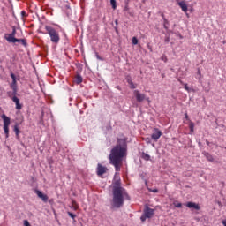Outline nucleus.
I'll list each match as a JSON object with an SVG mask.
<instances>
[{
	"label": "nucleus",
	"mask_w": 226,
	"mask_h": 226,
	"mask_svg": "<svg viewBox=\"0 0 226 226\" xmlns=\"http://www.w3.org/2000/svg\"><path fill=\"white\" fill-rule=\"evenodd\" d=\"M185 119H187V121H190V117H188V113H185Z\"/></svg>",
	"instance_id": "nucleus-35"
},
{
	"label": "nucleus",
	"mask_w": 226,
	"mask_h": 226,
	"mask_svg": "<svg viewBox=\"0 0 226 226\" xmlns=\"http://www.w3.org/2000/svg\"><path fill=\"white\" fill-rule=\"evenodd\" d=\"M17 43H22L24 47H27V41H26V39H18Z\"/></svg>",
	"instance_id": "nucleus-21"
},
{
	"label": "nucleus",
	"mask_w": 226,
	"mask_h": 226,
	"mask_svg": "<svg viewBox=\"0 0 226 226\" xmlns=\"http://www.w3.org/2000/svg\"><path fill=\"white\" fill-rule=\"evenodd\" d=\"M96 57H97V59H99L100 61L102 60V57H100V55H98V53H96Z\"/></svg>",
	"instance_id": "nucleus-36"
},
{
	"label": "nucleus",
	"mask_w": 226,
	"mask_h": 226,
	"mask_svg": "<svg viewBox=\"0 0 226 226\" xmlns=\"http://www.w3.org/2000/svg\"><path fill=\"white\" fill-rule=\"evenodd\" d=\"M141 158H143V160H145L146 162H149V160H151V156L146 153L142 154Z\"/></svg>",
	"instance_id": "nucleus-19"
},
{
	"label": "nucleus",
	"mask_w": 226,
	"mask_h": 226,
	"mask_svg": "<svg viewBox=\"0 0 226 226\" xmlns=\"http://www.w3.org/2000/svg\"><path fill=\"white\" fill-rule=\"evenodd\" d=\"M45 30L47 31V34H49V36L50 38V41L52 43H55V45H57V43H59V41H61V37L59 36V32H57V30H56V28H54L51 26L46 25Z\"/></svg>",
	"instance_id": "nucleus-3"
},
{
	"label": "nucleus",
	"mask_w": 226,
	"mask_h": 226,
	"mask_svg": "<svg viewBox=\"0 0 226 226\" xmlns=\"http://www.w3.org/2000/svg\"><path fill=\"white\" fill-rule=\"evenodd\" d=\"M15 34H17V30L13 28L11 34H9V35L15 37Z\"/></svg>",
	"instance_id": "nucleus-29"
},
{
	"label": "nucleus",
	"mask_w": 226,
	"mask_h": 226,
	"mask_svg": "<svg viewBox=\"0 0 226 226\" xmlns=\"http://www.w3.org/2000/svg\"><path fill=\"white\" fill-rule=\"evenodd\" d=\"M24 225L25 226H31V224L29 223V221H27V220L24 221Z\"/></svg>",
	"instance_id": "nucleus-32"
},
{
	"label": "nucleus",
	"mask_w": 226,
	"mask_h": 226,
	"mask_svg": "<svg viewBox=\"0 0 226 226\" xmlns=\"http://www.w3.org/2000/svg\"><path fill=\"white\" fill-rule=\"evenodd\" d=\"M133 94H134V96L136 98V102H138V103H142V102L146 100V94H141L140 91H139V90H134Z\"/></svg>",
	"instance_id": "nucleus-6"
},
{
	"label": "nucleus",
	"mask_w": 226,
	"mask_h": 226,
	"mask_svg": "<svg viewBox=\"0 0 226 226\" xmlns=\"http://www.w3.org/2000/svg\"><path fill=\"white\" fill-rule=\"evenodd\" d=\"M110 4H111L113 10H116V8H117V5L116 4V0H110Z\"/></svg>",
	"instance_id": "nucleus-23"
},
{
	"label": "nucleus",
	"mask_w": 226,
	"mask_h": 226,
	"mask_svg": "<svg viewBox=\"0 0 226 226\" xmlns=\"http://www.w3.org/2000/svg\"><path fill=\"white\" fill-rule=\"evenodd\" d=\"M206 142H207V145L209 146L210 143L207 139L206 140Z\"/></svg>",
	"instance_id": "nucleus-40"
},
{
	"label": "nucleus",
	"mask_w": 226,
	"mask_h": 226,
	"mask_svg": "<svg viewBox=\"0 0 226 226\" xmlns=\"http://www.w3.org/2000/svg\"><path fill=\"white\" fill-rule=\"evenodd\" d=\"M115 22H116V24H117V20H116Z\"/></svg>",
	"instance_id": "nucleus-45"
},
{
	"label": "nucleus",
	"mask_w": 226,
	"mask_h": 226,
	"mask_svg": "<svg viewBox=\"0 0 226 226\" xmlns=\"http://www.w3.org/2000/svg\"><path fill=\"white\" fill-rule=\"evenodd\" d=\"M14 132L17 137H19V134L20 133V131L19 130V125L14 126Z\"/></svg>",
	"instance_id": "nucleus-24"
},
{
	"label": "nucleus",
	"mask_w": 226,
	"mask_h": 226,
	"mask_svg": "<svg viewBox=\"0 0 226 226\" xmlns=\"http://www.w3.org/2000/svg\"><path fill=\"white\" fill-rule=\"evenodd\" d=\"M67 214L70 216V218H72V220H75V218L77 217V215L72 212H67Z\"/></svg>",
	"instance_id": "nucleus-25"
},
{
	"label": "nucleus",
	"mask_w": 226,
	"mask_h": 226,
	"mask_svg": "<svg viewBox=\"0 0 226 226\" xmlns=\"http://www.w3.org/2000/svg\"><path fill=\"white\" fill-rule=\"evenodd\" d=\"M34 193H36L39 199H41L42 202H48L49 196H47V194H43V192H41L40 190H35Z\"/></svg>",
	"instance_id": "nucleus-10"
},
{
	"label": "nucleus",
	"mask_w": 226,
	"mask_h": 226,
	"mask_svg": "<svg viewBox=\"0 0 226 226\" xmlns=\"http://www.w3.org/2000/svg\"><path fill=\"white\" fill-rule=\"evenodd\" d=\"M107 170V167L102 164L97 165V176H103V174H106Z\"/></svg>",
	"instance_id": "nucleus-11"
},
{
	"label": "nucleus",
	"mask_w": 226,
	"mask_h": 226,
	"mask_svg": "<svg viewBox=\"0 0 226 226\" xmlns=\"http://www.w3.org/2000/svg\"><path fill=\"white\" fill-rule=\"evenodd\" d=\"M132 41V45H137L139 43V40L137 39V37H133Z\"/></svg>",
	"instance_id": "nucleus-26"
},
{
	"label": "nucleus",
	"mask_w": 226,
	"mask_h": 226,
	"mask_svg": "<svg viewBox=\"0 0 226 226\" xmlns=\"http://www.w3.org/2000/svg\"><path fill=\"white\" fill-rule=\"evenodd\" d=\"M162 17L164 19H165V14L162 13Z\"/></svg>",
	"instance_id": "nucleus-39"
},
{
	"label": "nucleus",
	"mask_w": 226,
	"mask_h": 226,
	"mask_svg": "<svg viewBox=\"0 0 226 226\" xmlns=\"http://www.w3.org/2000/svg\"><path fill=\"white\" fill-rule=\"evenodd\" d=\"M184 89H185V91L190 92V87H188V84H185Z\"/></svg>",
	"instance_id": "nucleus-31"
},
{
	"label": "nucleus",
	"mask_w": 226,
	"mask_h": 226,
	"mask_svg": "<svg viewBox=\"0 0 226 226\" xmlns=\"http://www.w3.org/2000/svg\"><path fill=\"white\" fill-rule=\"evenodd\" d=\"M131 88L135 89V86L133 85V83H132Z\"/></svg>",
	"instance_id": "nucleus-37"
},
{
	"label": "nucleus",
	"mask_w": 226,
	"mask_h": 226,
	"mask_svg": "<svg viewBox=\"0 0 226 226\" xmlns=\"http://www.w3.org/2000/svg\"><path fill=\"white\" fill-rule=\"evenodd\" d=\"M5 40H7L9 43H17V41H19V39L10 34H8L7 37H5Z\"/></svg>",
	"instance_id": "nucleus-15"
},
{
	"label": "nucleus",
	"mask_w": 226,
	"mask_h": 226,
	"mask_svg": "<svg viewBox=\"0 0 226 226\" xmlns=\"http://www.w3.org/2000/svg\"><path fill=\"white\" fill-rule=\"evenodd\" d=\"M5 40H7L9 43H17V41H19V39L10 34H8L7 37H5Z\"/></svg>",
	"instance_id": "nucleus-16"
},
{
	"label": "nucleus",
	"mask_w": 226,
	"mask_h": 226,
	"mask_svg": "<svg viewBox=\"0 0 226 226\" xmlns=\"http://www.w3.org/2000/svg\"><path fill=\"white\" fill-rule=\"evenodd\" d=\"M76 84H82V76L80 74H78L75 78Z\"/></svg>",
	"instance_id": "nucleus-20"
},
{
	"label": "nucleus",
	"mask_w": 226,
	"mask_h": 226,
	"mask_svg": "<svg viewBox=\"0 0 226 226\" xmlns=\"http://www.w3.org/2000/svg\"><path fill=\"white\" fill-rule=\"evenodd\" d=\"M202 154L207 158L208 162H215V158H213V155L207 152H203Z\"/></svg>",
	"instance_id": "nucleus-17"
},
{
	"label": "nucleus",
	"mask_w": 226,
	"mask_h": 226,
	"mask_svg": "<svg viewBox=\"0 0 226 226\" xmlns=\"http://www.w3.org/2000/svg\"><path fill=\"white\" fill-rule=\"evenodd\" d=\"M3 121H4V131L5 133V138L8 139L10 137V124L11 120L10 117H8L5 114H3L1 116Z\"/></svg>",
	"instance_id": "nucleus-5"
},
{
	"label": "nucleus",
	"mask_w": 226,
	"mask_h": 226,
	"mask_svg": "<svg viewBox=\"0 0 226 226\" xmlns=\"http://www.w3.org/2000/svg\"><path fill=\"white\" fill-rule=\"evenodd\" d=\"M178 81L180 82V84H183V81H181V79H178Z\"/></svg>",
	"instance_id": "nucleus-42"
},
{
	"label": "nucleus",
	"mask_w": 226,
	"mask_h": 226,
	"mask_svg": "<svg viewBox=\"0 0 226 226\" xmlns=\"http://www.w3.org/2000/svg\"><path fill=\"white\" fill-rule=\"evenodd\" d=\"M128 153V144L126 139H118L117 145L111 149L109 154V163L115 167L116 172L121 170L123 160Z\"/></svg>",
	"instance_id": "nucleus-1"
},
{
	"label": "nucleus",
	"mask_w": 226,
	"mask_h": 226,
	"mask_svg": "<svg viewBox=\"0 0 226 226\" xmlns=\"http://www.w3.org/2000/svg\"><path fill=\"white\" fill-rule=\"evenodd\" d=\"M222 225L226 226V220L222 221Z\"/></svg>",
	"instance_id": "nucleus-38"
},
{
	"label": "nucleus",
	"mask_w": 226,
	"mask_h": 226,
	"mask_svg": "<svg viewBox=\"0 0 226 226\" xmlns=\"http://www.w3.org/2000/svg\"><path fill=\"white\" fill-rule=\"evenodd\" d=\"M154 132L151 135V139L156 142L160 137H162V131H160L158 128H154Z\"/></svg>",
	"instance_id": "nucleus-7"
},
{
	"label": "nucleus",
	"mask_w": 226,
	"mask_h": 226,
	"mask_svg": "<svg viewBox=\"0 0 226 226\" xmlns=\"http://www.w3.org/2000/svg\"><path fill=\"white\" fill-rule=\"evenodd\" d=\"M178 6L181 8V10H182V11H184V13H187L188 5H186V2H185V1L179 2Z\"/></svg>",
	"instance_id": "nucleus-14"
},
{
	"label": "nucleus",
	"mask_w": 226,
	"mask_h": 226,
	"mask_svg": "<svg viewBox=\"0 0 226 226\" xmlns=\"http://www.w3.org/2000/svg\"><path fill=\"white\" fill-rule=\"evenodd\" d=\"M11 78L12 79V84L11 85L12 92H8L7 94L11 100H13V96H17V77H15V74L11 73Z\"/></svg>",
	"instance_id": "nucleus-4"
},
{
	"label": "nucleus",
	"mask_w": 226,
	"mask_h": 226,
	"mask_svg": "<svg viewBox=\"0 0 226 226\" xmlns=\"http://www.w3.org/2000/svg\"><path fill=\"white\" fill-rule=\"evenodd\" d=\"M144 215L147 218H153V215H154V209L149 208V207H147L146 209L144 210Z\"/></svg>",
	"instance_id": "nucleus-12"
},
{
	"label": "nucleus",
	"mask_w": 226,
	"mask_h": 226,
	"mask_svg": "<svg viewBox=\"0 0 226 226\" xmlns=\"http://www.w3.org/2000/svg\"><path fill=\"white\" fill-rule=\"evenodd\" d=\"M173 204H174L175 207H183V204H181L177 201L174 202Z\"/></svg>",
	"instance_id": "nucleus-27"
},
{
	"label": "nucleus",
	"mask_w": 226,
	"mask_h": 226,
	"mask_svg": "<svg viewBox=\"0 0 226 226\" xmlns=\"http://www.w3.org/2000/svg\"><path fill=\"white\" fill-rule=\"evenodd\" d=\"M189 128H190V132H191L192 133H193L194 128H195V124H194L193 122L190 121V123H189Z\"/></svg>",
	"instance_id": "nucleus-22"
},
{
	"label": "nucleus",
	"mask_w": 226,
	"mask_h": 226,
	"mask_svg": "<svg viewBox=\"0 0 226 226\" xmlns=\"http://www.w3.org/2000/svg\"><path fill=\"white\" fill-rule=\"evenodd\" d=\"M124 199L130 200V196L124 188H115L113 189V199L111 201L112 207L116 209H119V207H123L124 205Z\"/></svg>",
	"instance_id": "nucleus-2"
},
{
	"label": "nucleus",
	"mask_w": 226,
	"mask_h": 226,
	"mask_svg": "<svg viewBox=\"0 0 226 226\" xmlns=\"http://www.w3.org/2000/svg\"><path fill=\"white\" fill-rule=\"evenodd\" d=\"M148 192H152V193H158V189H151V188H148Z\"/></svg>",
	"instance_id": "nucleus-28"
},
{
	"label": "nucleus",
	"mask_w": 226,
	"mask_h": 226,
	"mask_svg": "<svg viewBox=\"0 0 226 226\" xmlns=\"http://www.w3.org/2000/svg\"><path fill=\"white\" fill-rule=\"evenodd\" d=\"M198 73H199V75H200V70H198Z\"/></svg>",
	"instance_id": "nucleus-41"
},
{
	"label": "nucleus",
	"mask_w": 226,
	"mask_h": 226,
	"mask_svg": "<svg viewBox=\"0 0 226 226\" xmlns=\"http://www.w3.org/2000/svg\"><path fill=\"white\" fill-rule=\"evenodd\" d=\"M140 220H141V222H146V220H147V216H146V215L143 214V215H141V217H140Z\"/></svg>",
	"instance_id": "nucleus-30"
},
{
	"label": "nucleus",
	"mask_w": 226,
	"mask_h": 226,
	"mask_svg": "<svg viewBox=\"0 0 226 226\" xmlns=\"http://www.w3.org/2000/svg\"><path fill=\"white\" fill-rule=\"evenodd\" d=\"M163 20H164V27H165V29H167L166 24H169V20H167L166 18H164Z\"/></svg>",
	"instance_id": "nucleus-33"
},
{
	"label": "nucleus",
	"mask_w": 226,
	"mask_h": 226,
	"mask_svg": "<svg viewBox=\"0 0 226 226\" xmlns=\"http://www.w3.org/2000/svg\"><path fill=\"white\" fill-rule=\"evenodd\" d=\"M186 207H189V209H195V211H200V205L189 201L186 203Z\"/></svg>",
	"instance_id": "nucleus-9"
},
{
	"label": "nucleus",
	"mask_w": 226,
	"mask_h": 226,
	"mask_svg": "<svg viewBox=\"0 0 226 226\" xmlns=\"http://www.w3.org/2000/svg\"><path fill=\"white\" fill-rule=\"evenodd\" d=\"M71 209H73V211H77L79 209V204L74 200H72Z\"/></svg>",
	"instance_id": "nucleus-18"
},
{
	"label": "nucleus",
	"mask_w": 226,
	"mask_h": 226,
	"mask_svg": "<svg viewBox=\"0 0 226 226\" xmlns=\"http://www.w3.org/2000/svg\"><path fill=\"white\" fill-rule=\"evenodd\" d=\"M147 49H149L150 52H153V48L151 47V45L147 44Z\"/></svg>",
	"instance_id": "nucleus-34"
},
{
	"label": "nucleus",
	"mask_w": 226,
	"mask_h": 226,
	"mask_svg": "<svg viewBox=\"0 0 226 226\" xmlns=\"http://www.w3.org/2000/svg\"><path fill=\"white\" fill-rule=\"evenodd\" d=\"M113 185V190H115V188H123L121 186V178L119 177V175L117 173L115 174Z\"/></svg>",
	"instance_id": "nucleus-8"
},
{
	"label": "nucleus",
	"mask_w": 226,
	"mask_h": 226,
	"mask_svg": "<svg viewBox=\"0 0 226 226\" xmlns=\"http://www.w3.org/2000/svg\"><path fill=\"white\" fill-rule=\"evenodd\" d=\"M124 10H128V7H125Z\"/></svg>",
	"instance_id": "nucleus-43"
},
{
	"label": "nucleus",
	"mask_w": 226,
	"mask_h": 226,
	"mask_svg": "<svg viewBox=\"0 0 226 226\" xmlns=\"http://www.w3.org/2000/svg\"><path fill=\"white\" fill-rule=\"evenodd\" d=\"M24 13H26V12L22 11V14H23V15H24Z\"/></svg>",
	"instance_id": "nucleus-44"
},
{
	"label": "nucleus",
	"mask_w": 226,
	"mask_h": 226,
	"mask_svg": "<svg viewBox=\"0 0 226 226\" xmlns=\"http://www.w3.org/2000/svg\"><path fill=\"white\" fill-rule=\"evenodd\" d=\"M11 100L13 102H15L16 110H22V104L20 103V99H19L17 96H13Z\"/></svg>",
	"instance_id": "nucleus-13"
}]
</instances>
